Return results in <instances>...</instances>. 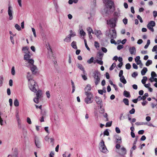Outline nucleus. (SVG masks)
Masks as SVG:
<instances>
[{
    "label": "nucleus",
    "instance_id": "4be33fe9",
    "mask_svg": "<svg viewBox=\"0 0 157 157\" xmlns=\"http://www.w3.org/2000/svg\"><path fill=\"white\" fill-rule=\"evenodd\" d=\"M123 94L124 96L127 98H129L130 97V92L126 90L124 91Z\"/></svg>",
    "mask_w": 157,
    "mask_h": 157
},
{
    "label": "nucleus",
    "instance_id": "9b49d317",
    "mask_svg": "<svg viewBox=\"0 0 157 157\" xmlns=\"http://www.w3.org/2000/svg\"><path fill=\"white\" fill-rule=\"evenodd\" d=\"M155 23L154 21H151L147 24V28L152 32L154 31L153 28L155 26Z\"/></svg>",
    "mask_w": 157,
    "mask_h": 157
},
{
    "label": "nucleus",
    "instance_id": "774afa93",
    "mask_svg": "<svg viewBox=\"0 0 157 157\" xmlns=\"http://www.w3.org/2000/svg\"><path fill=\"white\" fill-rule=\"evenodd\" d=\"M143 42V40L141 39H139L137 42V43L139 44H141Z\"/></svg>",
    "mask_w": 157,
    "mask_h": 157
},
{
    "label": "nucleus",
    "instance_id": "a878e982",
    "mask_svg": "<svg viewBox=\"0 0 157 157\" xmlns=\"http://www.w3.org/2000/svg\"><path fill=\"white\" fill-rule=\"evenodd\" d=\"M41 110V114L42 116H44L46 114V111L45 109H40Z\"/></svg>",
    "mask_w": 157,
    "mask_h": 157
},
{
    "label": "nucleus",
    "instance_id": "bf43d9fd",
    "mask_svg": "<svg viewBox=\"0 0 157 157\" xmlns=\"http://www.w3.org/2000/svg\"><path fill=\"white\" fill-rule=\"evenodd\" d=\"M157 49V45H155L153 47L152 49V51L153 52H155L156 51Z\"/></svg>",
    "mask_w": 157,
    "mask_h": 157
},
{
    "label": "nucleus",
    "instance_id": "e2e57ef3",
    "mask_svg": "<svg viewBox=\"0 0 157 157\" xmlns=\"http://www.w3.org/2000/svg\"><path fill=\"white\" fill-rule=\"evenodd\" d=\"M123 71L122 70H120L119 75V77H122L123 75Z\"/></svg>",
    "mask_w": 157,
    "mask_h": 157
},
{
    "label": "nucleus",
    "instance_id": "4468645a",
    "mask_svg": "<svg viewBox=\"0 0 157 157\" xmlns=\"http://www.w3.org/2000/svg\"><path fill=\"white\" fill-rule=\"evenodd\" d=\"M126 148L124 147H122L119 151L118 153L120 155H124L126 154Z\"/></svg>",
    "mask_w": 157,
    "mask_h": 157
},
{
    "label": "nucleus",
    "instance_id": "1a4fd4ad",
    "mask_svg": "<svg viewBox=\"0 0 157 157\" xmlns=\"http://www.w3.org/2000/svg\"><path fill=\"white\" fill-rule=\"evenodd\" d=\"M30 56L28 53H26L24 56V59L27 60L28 62L31 64H33L34 63V61L32 59H30Z\"/></svg>",
    "mask_w": 157,
    "mask_h": 157
},
{
    "label": "nucleus",
    "instance_id": "2eb2a0df",
    "mask_svg": "<svg viewBox=\"0 0 157 157\" xmlns=\"http://www.w3.org/2000/svg\"><path fill=\"white\" fill-rule=\"evenodd\" d=\"M35 141L36 146L38 148H40V142L39 138L37 136L35 137Z\"/></svg>",
    "mask_w": 157,
    "mask_h": 157
},
{
    "label": "nucleus",
    "instance_id": "6ab92c4d",
    "mask_svg": "<svg viewBox=\"0 0 157 157\" xmlns=\"http://www.w3.org/2000/svg\"><path fill=\"white\" fill-rule=\"evenodd\" d=\"M94 33L97 36V37L98 38L100 35L102 34L101 31L98 30H94Z\"/></svg>",
    "mask_w": 157,
    "mask_h": 157
},
{
    "label": "nucleus",
    "instance_id": "ddd939ff",
    "mask_svg": "<svg viewBox=\"0 0 157 157\" xmlns=\"http://www.w3.org/2000/svg\"><path fill=\"white\" fill-rule=\"evenodd\" d=\"M95 101L98 105V107H99V108H101L102 107L101 104L102 101L101 98L96 97L95 98Z\"/></svg>",
    "mask_w": 157,
    "mask_h": 157
},
{
    "label": "nucleus",
    "instance_id": "79ce46f5",
    "mask_svg": "<svg viewBox=\"0 0 157 157\" xmlns=\"http://www.w3.org/2000/svg\"><path fill=\"white\" fill-rule=\"evenodd\" d=\"M126 68L127 69L129 70L131 67V65L129 63H128L125 65Z\"/></svg>",
    "mask_w": 157,
    "mask_h": 157
},
{
    "label": "nucleus",
    "instance_id": "0eeeda50",
    "mask_svg": "<svg viewBox=\"0 0 157 157\" xmlns=\"http://www.w3.org/2000/svg\"><path fill=\"white\" fill-rule=\"evenodd\" d=\"M116 19L115 18H112L109 20H107V24L109 25L110 27L112 28H114L116 26Z\"/></svg>",
    "mask_w": 157,
    "mask_h": 157
},
{
    "label": "nucleus",
    "instance_id": "49530a36",
    "mask_svg": "<svg viewBox=\"0 0 157 157\" xmlns=\"http://www.w3.org/2000/svg\"><path fill=\"white\" fill-rule=\"evenodd\" d=\"M151 77H157V75L156 74L155 72L154 71H152L151 72Z\"/></svg>",
    "mask_w": 157,
    "mask_h": 157
},
{
    "label": "nucleus",
    "instance_id": "7ed1b4c3",
    "mask_svg": "<svg viewBox=\"0 0 157 157\" xmlns=\"http://www.w3.org/2000/svg\"><path fill=\"white\" fill-rule=\"evenodd\" d=\"M93 76L94 78V82L96 85H98L100 82V74L98 71H96L93 73Z\"/></svg>",
    "mask_w": 157,
    "mask_h": 157
},
{
    "label": "nucleus",
    "instance_id": "aec40b11",
    "mask_svg": "<svg viewBox=\"0 0 157 157\" xmlns=\"http://www.w3.org/2000/svg\"><path fill=\"white\" fill-rule=\"evenodd\" d=\"M120 81L124 84H125L127 83L126 80L124 76L120 77Z\"/></svg>",
    "mask_w": 157,
    "mask_h": 157
},
{
    "label": "nucleus",
    "instance_id": "a19ab883",
    "mask_svg": "<svg viewBox=\"0 0 157 157\" xmlns=\"http://www.w3.org/2000/svg\"><path fill=\"white\" fill-rule=\"evenodd\" d=\"M80 34L81 36H85L86 35V33L83 29L80 30Z\"/></svg>",
    "mask_w": 157,
    "mask_h": 157
},
{
    "label": "nucleus",
    "instance_id": "e433bc0d",
    "mask_svg": "<svg viewBox=\"0 0 157 157\" xmlns=\"http://www.w3.org/2000/svg\"><path fill=\"white\" fill-rule=\"evenodd\" d=\"M87 30L88 32V33H94V32L93 31L92 29L90 27H88L87 29Z\"/></svg>",
    "mask_w": 157,
    "mask_h": 157
},
{
    "label": "nucleus",
    "instance_id": "603ef678",
    "mask_svg": "<svg viewBox=\"0 0 157 157\" xmlns=\"http://www.w3.org/2000/svg\"><path fill=\"white\" fill-rule=\"evenodd\" d=\"M137 17L140 20V21L141 23L143 22V20L141 17L139 15H138L137 16Z\"/></svg>",
    "mask_w": 157,
    "mask_h": 157
},
{
    "label": "nucleus",
    "instance_id": "338daca9",
    "mask_svg": "<svg viewBox=\"0 0 157 157\" xmlns=\"http://www.w3.org/2000/svg\"><path fill=\"white\" fill-rule=\"evenodd\" d=\"M82 78L85 80H86L87 79L86 76L85 75H82Z\"/></svg>",
    "mask_w": 157,
    "mask_h": 157
},
{
    "label": "nucleus",
    "instance_id": "412c9836",
    "mask_svg": "<svg viewBox=\"0 0 157 157\" xmlns=\"http://www.w3.org/2000/svg\"><path fill=\"white\" fill-rule=\"evenodd\" d=\"M71 38L68 35L66 37V38L64 39V41L67 42H69L71 41Z\"/></svg>",
    "mask_w": 157,
    "mask_h": 157
},
{
    "label": "nucleus",
    "instance_id": "f03ea898",
    "mask_svg": "<svg viewBox=\"0 0 157 157\" xmlns=\"http://www.w3.org/2000/svg\"><path fill=\"white\" fill-rule=\"evenodd\" d=\"M106 35L109 38H116L117 37V33L115 29H109L106 32Z\"/></svg>",
    "mask_w": 157,
    "mask_h": 157
},
{
    "label": "nucleus",
    "instance_id": "5701e85b",
    "mask_svg": "<svg viewBox=\"0 0 157 157\" xmlns=\"http://www.w3.org/2000/svg\"><path fill=\"white\" fill-rule=\"evenodd\" d=\"M27 78L28 79V82H29L31 80H33V79L32 77V75L30 74L29 72L27 73Z\"/></svg>",
    "mask_w": 157,
    "mask_h": 157
},
{
    "label": "nucleus",
    "instance_id": "de8ad7c7",
    "mask_svg": "<svg viewBox=\"0 0 157 157\" xmlns=\"http://www.w3.org/2000/svg\"><path fill=\"white\" fill-rule=\"evenodd\" d=\"M104 135L109 136V133L108 131V129H106L104 132Z\"/></svg>",
    "mask_w": 157,
    "mask_h": 157
},
{
    "label": "nucleus",
    "instance_id": "b1692460",
    "mask_svg": "<svg viewBox=\"0 0 157 157\" xmlns=\"http://www.w3.org/2000/svg\"><path fill=\"white\" fill-rule=\"evenodd\" d=\"M71 46L72 47L75 49H77V47L76 46V42L75 41H73L71 44Z\"/></svg>",
    "mask_w": 157,
    "mask_h": 157
},
{
    "label": "nucleus",
    "instance_id": "cd10ccee",
    "mask_svg": "<svg viewBox=\"0 0 157 157\" xmlns=\"http://www.w3.org/2000/svg\"><path fill=\"white\" fill-rule=\"evenodd\" d=\"M7 157H17V153L15 152L8 155Z\"/></svg>",
    "mask_w": 157,
    "mask_h": 157
},
{
    "label": "nucleus",
    "instance_id": "2f4dec72",
    "mask_svg": "<svg viewBox=\"0 0 157 157\" xmlns=\"http://www.w3.org/2000/svg\"><path fill=\"white\" fill-rule=\"evenodd\" d=\"M152 63V61L151 60L148 59L146 63V65L147 66H148L150 65Z\"/></svg>",
    "mask_w": 157,
    "mask_h": 157
},
{
    "label": "nucleus",
    "instance_id": "37998d69",
    "mask_svg": "<svg viewBox=\"0 0 157 157\" xmlns=\"http://www.w3.org/2000/svg\"><path fill=\"white\" fill-rule=\"evenodd\" d=\"M16 120L17 122V124L18 126H20L21 124V120L20 117H17Z\"/></svg>",
    "mask_w": 157,
    "mask_h": 157
},
{
    "label": "nucleus",
    "instance_id": "72a5a7b5",
    "mask_svg": "<svg viewBox=\"0 0 157 157\" xmlns=\"http://www.w3.org/2000/svg\"><path fill=\"white\" fill-rule=\"evenodd\" d=\"M150 41L149 40H147V43L146 45L144 46V48L145 49H147L148 48L149 45L150 44Z\"/></svg>",
    "mask_w": 157,
    "mask_h": 157
},
{
    "label": "nucleus",
    "instance_id": "6e6d98bb",
    "mask_svg": "<svg viewBox=\"0 0 157 157\" xmlns=\"http://www.w3.org/2000/svg\"><path fill=\"white\" fill-rule=\"evenodd\" d=\"M140 57L139 56H137L136 58H135V61L136 62H137V61L139 60H140Z\"/></svg>",
    "mask_w": 157,
    "mask_h": 157
},
{
    "label": "nucleus",
    "instance_id": "3c124183",
    "mask_svg": "<svg viewBox=\"0 0 157 157\" xmlns=\"http://www.w3.org/2000/svg\"><path fill=\"white\" fill-rule=\"evenodd\" d=\"M11 74L12 75H14L15 74V71L14 67H13L11 69Z\"/></svg>",
    "mask_w": 157,
    "mask_h": 157
},
{
    "label": "nucleus",
    "instance_id": "f8f14e48",
    "mask_svg": "<svg viewBox=\"0 0 157 157\" xmlns=\"http://www.w3.org/2000/svg\"><path fill=\"white\" fill-rule=\"evenodd\" d=\"M12 7L11 6H9L8 7V15L9 16V19L10 20H12L13 18V16L12 15L13 11L11 9Z\"/></svg>",
    "mask_w": 157,
    "mask_h": 157
},
{
    "label": "nucleus",
    "instance_id": "4d7b16f0",
    "mask_svg": "<svg viewBox=\"0 0 157 157\" xmlns=\"http://www.w3.org/2000/svg\"><path fill=\"white\" fill-rule=\"evenodd\" d=\"M115 131L117 133H120L121 132L120 130L118 127H117L115 128Z\"/></svg>",
    "mask_w": 157,
    "mask_h": 157
},
{
    "label": "nucleus",
    "instance_id": "c756f323",
    "mask_svg": "<svg viewBox=\"0 0 157 157\" xmlns=\"http://www.w3.org/2000/svg\"><path fill=\"white\" fill-rule=\"evenodd\" d=\"M147 78L146 77V76L144 77L143 78V79L141 80L142 83L143 84H144L145 83L146 81L147 80Z\"/></svg>",
    "mask_w": 157,
    "mask_h": 157
},
{
    "label": "nucleus",
    "instance_id": "f704fd0d",
    "mask_svg": "<svg viewBox=\"0 0 157 157\" xmlns=\"http://www.w3.org/2000/svg\"><path fill=\"white\" fill-rule=\"evenodd\" d=\"M15 27L18 31H20L21 30V28L20 25L17 24H16L15 25Z\"/></svg>",
    "mask_w": 157,
    "mask_h": 157
},
{
    "label": "nucleus",
    "instance_id": "864d4df0",
    "mask_svg": "<svg viewBox=\"0 0 157 157\" xmlns=\"http://www.w3.org/2000/svg\"><path fill=\"white\" fill-rule=\"evenodd\" d=\"M94 46L96 48H99V44L98 42L95 41Z\"/></svg>",
    "mask_w": 157,
    "mask_h": 157
},
{
    "label": "nucleus",
    "instance_id": "39448f33",
    "mask_svg": "<svg viewBox=\"0 0 157 157\" xmlns=\"http://www.w3.org/2000/svg\"><path fill=\"white\" fill-rule=\"evenodd\" d=\"M87 97L85 99V101L87 104L91 103L93 101V96L91 93H87Z\"/></svg>",
    "mask_w": 157,
    "mask_h": 157
},
{
    "label": "nucleus",
    "instance_id": "5fc2aeb1",
    "mask_svg": "<svg viewBox=\"0 0 157 157\" xmlns=\"http://www.w3.org/2000/svg\"><path fill=\"white\" fill-rule=\"evenodd\" d=\"M138 75V74L137 72H133L132 75V76L133 77L135 78Z\"/></svg>",
    "mask_w": 157,
    "mask_h": 157
},
{
    "label": "nucleus",
    "instance_id": "69168bd1",
    "mask_svg": "<svg viewBox=\"0 0 157 157\" xmlns=\"http://www.w3.org/2000/svg\"><path fill=\"white\" fill-rule=\"evenodd\" d=\"M132 67L133 68L135 69H138V66H137L135 63H133L132 64Z\"/></svg>",
    "mask_w": 157,
    "mask_h": 157
},
{
    "label": "nucleus",
    "instance_id": "9d476101",
    "mask_svg": "<svg viewBox=\"0 0 157 157\" xmlns=\"http://www.w3.org/2000/svg\"><path fill=\"white\" fill-rule=\"evenodd\" d=\"M116 141L115 142L116 144L115 147L116 149H119L121 147L120 144L122 143L121 139V137L118 136H117L116 137Z\"/></svg>",
    "mask_w": 157,
    "mask_h": 157
},
{
    "label": "nucleus",
    "instance_id": "09e8293b",
    "mask_svg": "<svg viewBox=\"0 0 157 157\" xmlns=\"http://www.w3.org/2000/svg\"><path fill=\"white\" fill-rule=\"evenodd\" d=\"M136 147L135 146V145L134 144V145L133 144V146L130 150L131 153V154L132 153V151H133V150H135L136 149Z\"/></svg>",
    "mask_w": 157,
    "mask_h": 157
},
{
    "label": "nucleus",
    "instance_id": "0e129e2a",
    "mask_svg": "<svg viewBox=\"0 0 157 157\" xmlns=\"http://www.w3.org/2000/svg\"><path fill=\"white\" fill-rule=\"evenodd\" d=\"M144 131L143 130H139L138 132V133L139 134H140V135H142L144 133Z\"/></svg>",
    "mask_w": 157,
    "mask_h": 157
},
{
    "label": "nucleus",
    "instance_id": "6e6552de",
    "mask_svg": "<svg viewBox=\"0 0 157 157\" xmlns=\"http://www.w3.org/2000/svg\"><path fill=\"white\" fill-rule=\"evenodd\" d=\"M104 3H105V6L107 8L111 9L114 5V3L111 0H103Z\"/></svg>",
    "mask_w": 157,
    "mask_h": 157
},
{
    "label": "nucleus",
    "instance_id": "f257e3e1",
    "mask_svg": "<svg viewBox=\"0 0 157 157\" xmlns=\"http://www.w3.org/2000/svg\"><path fill=\"white\" fill-rule=\"evenodd\" d=\"M29 86L30 89L32 91L35 93L37 91L36 88L37 85L34 80H31L28 82Z\"/></svg>",
    "mask_w": 157,
    "mask_h": 157
},
{
    "label": "nucleus",
    "instance_id": "a211bd4d",
    "mask_svg": "<svg viewBox=\"0 0 157 157\" xmlns=\"http://www.w3.org/2000/svg\"><path fill=\"white\" fill-rule=\"evenodd\" d=\"M32 66L31 67V70L32 72V73L33 74H35L36 72L35 71V70L36 69V67L33 64H32Z\"/></svg>",
    "mask_w": 157,
    "mask_h": 157
},
{
    "label": "nucleus",
    "instance_id": "20e7f679",
    "mask_svg": "<svg viewBox=\"0 0 157 157\" xmlns=\"http://www.w3.org/2000/svg\"><path fill=\"white\" fill-rule=\"evenodd\" d=\"M99 148L101 151L104 153H107L108 152L104 141L102 140L99 143Z\"/></svg>",
    "mask_w": 157,
    "mask_h": 157
},
{
    "label": "nucleus",
    "instance_id": "423d86ee",
    "mask_svg": "<svg viewBox=\"0 0 157 157\" xmlns=\"http://www.w3.org/2000/svg\"><path fill=\"white\" fill-rule=\"evenodd\" d=\"M36 92V97L33 99V101L37 103L39 102V99L42 96V93L41 91L40 90H39Z\"/></svg>",
    "mask_w": 157,
    "mask_h": 157
},
{
    "label": "nucleus",
    "instance_id": "c03bdc74",
    "mask_svg": "<svg viewBox=\"0 0 157 157\" xmlns=\"http://www.w3.org/2000/svg\"><path fill=\"white\" fill-rule=\"evenodd\" d=\"M115 38H110V39H111L110 40V42L111 44H117V43L114 40V39Z\"/></svg>",
    "mask_w": 157,
    "mask_h": 157
},
{
    "label": "nucleus",
    "instance_id": "473e14b6",
    "mask_svg": "<svg viewBox=\"0 0 157 157\" xmlns=\"http://www.w3.org/2000/svg\"><path fill=\"white\" fill-rule=\"evenodd\" d=\"M123 101L125 104L126 105H129L128 103V100L127 98H124L123 100Z\"/></svg>",
    "mask_w": 157,
    "mask_h": 157
},
{
    "label": "nucleus",
    "instance_id": "c9c22d12",
    "mask_svg": "<svg viewBox=\"0 0 157 157\" xmlns=\"http://www.w3.org/2000/svg\"><path fill=\"white\" fill-rule=\"evenodd\" d=\"M112 121L107 122L105 124L106 127H110L111 126Z\"/></svg>",
    "mask_w": 157,
    "mask_h": 157
},
{
    "label": "nucleus",
    "instance_id": "58836bf2",
    "mask_svg": "<svg viewBox=\"0 0 157 157\" xmlns=\"http://www.w3.org/2000/svg\"><path fill=\"white\" fill-rule=\"evenodd\" d=\"M98 54L99 56V59H100L102 60L103 56L104 55L103 53L101 52H98Z\"/></svg>",
    "mask_w": 157,
    "mask_h": 157
},
{
    "label": "nucleus",
    "instance_id": "393cba45",
    "mask_svg": "<svg viewBox=\"0 0 157 157\" xmlns=\"http://www.w3.org/2000/svg\"><path fill=\"white\" fill-rule=\"evenodd\" d=\"M147 71V69L146 67H144L143 69L141 71V74L142 75H144Z\"/></svg>",
    "mask_w": 157,
    "mask_h": 157
},
{
    "label": "nucleus",
    "instance_id": "052dcab7",
    "mask_svg": "<svg viewBox=\"0 0 157 157\" xmlns=\"http://www.w3.org/2000/svg\"><path fill=\"white\" fill-rule=\"evenodd\" d=\"M123 22L125 25H126L127 24L128 19L127 18H124L123 20Z\"/></svg>",
    "mask_w": 157,
    "mask_h": 157
},
{
    "label": "nucleus",
    "instance_id": "bb28decb",
    "mask_svg": "<svg viewBox=\"0 0 157 157\" xmlns=\"http://www.w3.org/2000/svg\"><path fill=\"white\" fill-rule=\"evenodd\" d=\"M14 105L16 107H17L19 105V102L17 99H15L14 100Z\"/></svg>",
    "mask_w": 157,
    "mask_h": 157
},
{
    "label": "nucleus",
    "instance_id": "ea45409f",
    "mask_svg": "<svg viewBox=\"0 0 157 157\" xmlns=\"http://www.w3.org/2000/svg\"><path fill=\"white\" fill-rule=\"evenodd\" d=\"M94 60V58L93 57H91L90 59L88 60L87 61V62L88 63H91L93 62Z\"/></svg>",
    "mask_w": 157,
    "mask_h": 157
},
{
    "label": "nucleus",
    "instance_id": "8fccbe9b",
    "mask_svg": "<svg viewBox=\"0 0 157 157\" xmlns=\"http://www.w3.org/2000/svg\"><path fill=\"white\" fill-rule=\"evenodd\" d=\"M124 47L122 45L120 44L118 45L117 46V49L118 50H120L121 49L123 48Z\"/></svg>",
    "mask_w": 157,
    "mask_h": 157
},
{
    "label": "nucleus",
    "instance_id": "dca6fc26",
    "mask_svg": "<svg viewBox=\"0 0 157 157\" xmlns=\"http://www.w3.org/2000/svg\"><path fill=\"white\" fill-rule=\"evenodd\" d=\"M129 51L131 54L135 55L136 54V50L135 47H132L129 48Z\"/></svg>",
    "mask_w": 157,
    "mask_h": 157
},
{
    "label": "nucleus",
    "instance_id": "c85d7f7f",
    "mask_svg": "<svg viewBox=\"0 0 157 157\" xmlns=\"http://www.w3.org/2000/svg\"><path fill=\"white\" fill-rule=\"evenodd\" d=\"M96 62L97 63L101 65H102L103 64V62L101 59L100 60L97 59L96 60V62H94V63H95Z\"/></svg>",
    "mask_w": 157,
    "mask_h": 157
},
{
    "label": "nucleus",
    "instance_id": "a18cd8bd",
    "mask_svg": "<svg viewBox=\"0 0 157 157\" xmlns=\"http://www.w3.org/2000/svg\"><path fill=\"white\" fill-rule=\"evenodd\" d=\"M78 67L81 70H82L84 69L83 67L80 64H78Z\"/></svg>",
    "mask_w": 157,
    "mask_h": 157
},
{
    "label": "nucleus",
    "instance_id": "4c0bfd02",
    "mask_svg": "<svg viewBox=\"0 0 157 157\" xmlns=\"http://www.w3.org/2000/svg\"><path fill=\"white\" fill-rule=\"evenodd\" d=\"M115 67L116 63H113L109 68L110 70H112Z\"/></svg>",
    "mask_w": 157,
    "mask_h": 157
},
{
    "label": "nucleus",
    "instance_id": "7c9ffc66",
    "mask_svg": "<svg viewBox=\"0 0 157 157\" xmlns=\"http://www.w3.org/2000/svg\"><path fill=\"white\" fill-rule=\"evenodd\" d=\"M70 34L69 35L70 36V37H74L76 35L75 33V32H73V31L72 30H71L70 31Z\"/></svg>",
    "mask_w": 157,
    "mask_h": 157
},
{
    "label": "nucleus",
    "instance_id": "680f3d73",
    "mask_svg": "<svg viewBox=\"0 0 157 157\" xmlns=\"http://www.w3.org/2000/svg\"><path fill=\"white\" fill-rule=\"evenodd\" d=\"M153 15L154 17H155L157 16V12L156 11H154L153 12Z\"/></svg>",
    "mask_w": 157,
    "mask_h": 157
},
{
    "label": "nucleus",
    "instance_id": "13d9d810",
    "mask_svg": "<svg viewBox=\"0 0 157 157\" xmlns=\"http://www.w3.org/2000/svg\"><path fill=\"white\" fill-rule=\"evenodd\" d=\"M101 49L102 52H103L104 53H106L107 51V49L105 47H102L101 48Z\"/></svg>",
    "mask_w": 157,
    "mask_h": 157
},
{
    "label": "nucleus",
    "instance_id": "f3484780",
    "mask_svg": "<svg viewBox=\"0 0 157 157\" xmlns=\"http://www.w3.org/2000/svg\"><path fill=\"white\" fill-rule=\"evenodd\" d=\"M91 86L90 85H87L85 89V94H87V93H89V92L91 90Z\"/></svg>",
    "mask_w": 157,
    "mask_h": 157
}]
</instances>
